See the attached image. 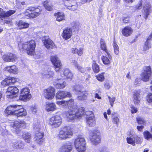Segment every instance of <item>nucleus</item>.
Masks as SVG:
<instances>
[{"label": "nucleus", "mask_w": 152, "mask_h": 152, "mask_svg": "<svg viewBox=\"0 0 152 152\" xmlns=\"http://www.w3.org/2000/svg\"><path fill=\"white\" fill-rule=\"evenodd\" d=\"M4 24H8L9 26H11L12 25V23L11 20L9 19H7L5 20L4 21Z\"/></svg>", "instance_id": "55"}, {"label": "nucleus", "mask_w": 152, "mask_h": 152, "mask_svg": "<svg viewBox=\"0 0 152 152\" xmlns=\"http://www.w3.org/2000/svg\"><path fill=\"white\" fill-rule=\"evenodd\" d=\"M106 53H107L106 56H102L101 59L104 64L107 65L110 63V60L112 58V56L108 52Z\"/></svg>", "instance_id": "31"}, {"label": "nucleus", "mask_w": 152, "mask_h": 152, "mask_svg": "<svg viewBox=\"0 0 152 152\" xmlns=\"http://www.w3.org/2000/svg\"><path fill=\"white\" fill-rule=\"evenodd\" d=\"M147 101L149 103H152V94H149L146 97Z\"/></svg>", "instance_id": "51"}, {"label": "nucleus", "mask_w": 152, "mask_h": 152, "mask_svg": "<svg viewBox=\"0 0 152 152\" xmlns=\"http://www.w3.org/2000/svg\"><path fill=\"white\" fill-rule=\"evenodd\" d=\"M142 4L140 2L139 4H137L136 6V7H134V8L135 10H138L140 9H141L142 7Z\"/></svg>", "instance_id": "64"}, {"label": "nucleus", "mask_w": 152, "mask_h": 152, "mask_svg": "<svg viewBox=\"0 0 152 152\" xmlns=\"http://www.w3.org/2000/svg\"><path fill=\"white\" fill-rule=\"evenodd\" d=\"M23 138L26 142L30 143L31 139V135L29 132H25L22 135Z\"/></svg>", "instance_id": "38"}, {"label": "nucleus", "mask_w": 152, "mask_h": 152, "mask_svg": "<svg viewBox=\"0 0 152 152\" xmlns=\"http://www.w3.org/2000/svg\"><path fill=\"white\" fill-rule=\"evenodd\" d=\"M132 32V29L129 26L125 27L122 30V34L124 36L127 37L131 35Z\"/></svg>", "instance_id": "27"}, {"label": "nucleus", "mask_w": 152, "mask_h": 152, "mask_svg": "<svg viewBox=\"0 0 152 152\" xmlns=\"http://www.w3.org/2000/svg\"><path fill=\"white\" fill-rule=\"evenodd\" d=\"M31 110L32 113L33 114H35L37 111V107L35 106H34L31 108Z\"/></svg>", "instance_id": "63"}, {"label": "nucleus", "mask_w": 152, "mask_h": 152, "mask_svg": "<svg viewBox=\"0 0 152 152\" xmlns=\"http://www.w3.org/2000/svg\"><path fill=\"white\" fill-rule=\"evenodd\" d=\"M44 134L41 131H37L35 134V137L34 138V140L39 144H41L44 141Z\"/></svg>", "instance_id": "21"}, {"label": "nucleus", "mask_w": 152, "mask_h": 152, "mask_svg": "<svg viewBox=\"0 0 152 152\" xmlns=\"http://www.w3.org/2000/svg\"><path fill=\"white\" fill-rule=\"evenodd\" d=\"M43 5L45 8L47 10L51 11L53 10V6L50 2L45 1L44 2Z\"/></svg>", "instance_id": "39"}, {"label": "nucleus", "mask_w": 152, "mask_h": 152, "mask_svg": "<svg viewBox=\"0 0 152 152\" xmlns=\"http://www.w3.org/2000/svg\"><path fill=\"white\" fill-rule=\"evenodd\" d=\"M83 48H79L77 49V54L79 56H81L83 54Z\"/></svg>", "instance_id": "53"}, {"label": "nucleus", "mask_w": 152, "mask_h": 152, "mask_svg": "<svg viewBox=\"0 0 152 152\" xmlns=\"http://www.w3.org/2000/svg\"><path fill=\"white\" fill-rule=\"evenodd\" d=\"M4 11L3 10L0 8V18H4Z\"/></svg>", "instance_id": "59"}, {"label": "nucleus", "mask_w": 152, "mask_h": 152, "mask_svg": "<svg viewBox=\"0 0 152 152\" xmlns=\"http://www.w3.org/2000/svg\"><path fill=\"white\" fill-rule=\"evenodd\" d=\"M113 46L115 53L116 55H118L119 53V48L118 45L116 43L114 42Z\"/></svg>", "instance_id": "46"}, {"label": "nucleus", "mask_w": 152, "mask_h": 152, "mask_svg": "<svg viewBox=\"0 0 152 152\" xmlns=\"http://www.w3.org/2000/svg\"><path fill=\"white\" fill-rule=\"evenodd\" d=\"M61 76L62 78L72 80L73 75L71 71L68 69L66 68L64 70L63 74H61Z\"/></svg>", "instance_id": "25"}, {"label": "nucleus", "mask_w": 152, "mask_h": 152, "mask_svg": "<svg viewBox=\"0 0 152 152\" xmlns=\"http://www.w3.org/2000/svg\"><path fill=\"white\" fill-rule=\"evenodd\" d=\"M104 87L107 89H109L110 87V83L108 82H106L104 83Z\"/></svg>", "instance_id": "58"}, {"label": "nucleus", "mask_w": 152, "mask_h": 152, "mask_svg": "<svg viewBox=\"0 0 152 152\" xmlns=\"http://www.w3.org/2000/svg\"><path fill=\"white\" fill-rule=\"evenodd\" d=\"M104 73L103 72L99 74L96 75V79L99 81L103 82L105 79V77L104 76Z\"/></svg>", "instance_id": "44"}, {"label": "nucleus", "mask_w": 152, "mask_h": 152, "mask_svg": "<svg viewBox=\"0 0 152 152\" xmlns=\"http://www.w3.org/2000/svg\"><path fill=\"white\" fill-rule=\"evenodd\" d=\"M151 69L150 66H145L141 75L142 80L145 82L148 81L151 77Z\"/></svg>", "instance_id": "10"}, {"label": "nucleus", "mask_w": 152, "mask_h": 152, "mask_svg": "<svg viewBox=\"0 0 152 152\" xmlns=\"http://www.w3.org/2000/svg\"><path fill=\"white\" fill-rule=\"evenodd\" d=\"M131 111L132 113H137V110L136 107L134 106H132L131 107Z\"/></svg>", "instance_id": "54"}, {"label": "nucleus", "mask_w": 152, "mask_h": 152, "mask_svg": "<svg viewBox=\"0 0 152 152\" xmlns=\"http://www.w3.org/2000/svg\"><path fill=\"white\" fill-rule=\"evenodd\" d=\"M143 135L144 138L148 140H149L152 139V134L151 133L148 131L144 132Z\"/></svg>", "instance_id": "40"}, {"label": "nucleus", "mask_w": 152, "mask_h": 152, "mask_svg": "<svg viewBox=\"0 0 152 152\" xmlns=\"http://www.w3.org/2000/svg\"><path fill=\"white\" fill-rule=\"evenodd\" d=\"M72 149V143L67 142L60 147L58 150V152H70Z\"/></svg>", "instance_id": "17"}, {"label": "nucleus", "mask_w": 152, "mask_h": 152, "mask_svg": "<svg viewBox=\"0 0 152 152\" xmlns=\"http://www.w3.org/2000/svg\"><path fill=\"white\" fill-rule=\"evenodd\" d=\"M55 94V89L52 87H49L43 91V96L47 99L52 100L53 99Z\"/></svg>", "instance_id": "8"}, {"label": "nucleus", "mask_w": 152, "mask_h": 152, "mask_svg": "<svg viewBox=\"0 0 152 152\" xmlns=\"http://www.w3.org/2000/svg\"><path fill=\"white\" fill-rule=\"evenodd\" d=\"M54 74L53 72L50 71H45L42 72V76L45 78H49L53 77Z\"/></svg>", "instance_id": "36"}, {"label": "nucleus", "mask_w": 152, "mask_h": 152, "mask_svg": "<svg viewBox=\"0 0 152 152\" xmlns=\"http://www.w3.org/2000/svg\"><path fill=\"white\" fill-rule=\"evenodd\" d=\"M65 1L66 6L67 8L71 10H75L77 8V3L75 0H64Z\"/></svg>", "instance_id": "22"}, {"label": "nucleus", "mask_w": 152, "mask_h": 152, "mask_svg": "<svg viewBox=\"0 0 152 152\" xmlns=\"http://www.w3.org/2000/svg\"><path fill=\"white\" fill-rule=\"evenodd\" d=\"M10 78L12 83H14L18 81V79L17 78L14 77H10Z\"/></svg>", "instance_id": "61"}, {"label": "nucleus", "mask_w": 152, "mask_h": 152, "mask_svg": "<svg viewBox=\"0 0 152 152\" xmlns=\"http://www.w3.org/2000/svg\"><path fill=\"white\" fill-rule=\"evenodd\" d=\"M85 112L84 108L81 107L77 109L74 108L67 112L66 114V117L67 119L69 121L71 120L74 119L76 118H78L83 115Z\"/></svg>", "instance_id": "3"}, {"label": "nucleus", "mask_w": 152, "mask_h": 152, "mask_svg": "<svg viewBox=\"0 0 152 152\" xmlns=\"http://www.w3.org/2000/svg\"><path fill=\"white\" fill-rule=\"evenodd\" d=\"M76 94L77 95V98L79 100H86L88 95V92L85 91H83L80 87L77 86L75 88Z\"/></svg>", "instance_id": "13"}, {"label": "nucleus", "mask_w": 152, "mask_h": 152, "mask_svg": "<svg viewBox=\"0 0 152 152\" xmlns=\"http://www.w3.org/2000/svg\"><path fill=\"white\" fill-rule=\"evenodd\" d=\"M60 80V81L56 84H54L56 88L58 89H61L64 88L66 86V83L65 81L60 79H58V80Z\"/></svg>", "instance_id": "37"}, {"label": "nucleus", "mask_w": 152, "mask_h": 152, "mask_svg": "<svg viewBox=\"0 0 152 152\" xmlns=\"http://www.w3.org/2000/svg\"><path fill=\"white\" fill-rule=\"evenodd\" d=\"M5 70L8 71L10 73L14 74H16L18 72V67L15 65L7 66L5 68Z\"/></svg>", "instance_id": "32"}, {"label": "nucleus", "mask_w": 152, "mask_h": 152, "mask_svg": "<svg viewBox=\"0 0 152 152\" xmlns=\"http://www.w3.org/2000/svg\"><path fill=\"white\" fill-rule=\"evenodd\" d=\"M12 146L15 148H21L24 146V143L20 141L14 140L12 143Z\"/></svg>", "instance_id": "34"}, {"label": "nucleus", "mask_w": 152, "mask_h": 152, "mask_svg": "<svg viewBox=\"0 0 152 152\" xmlns=\"http://www.w3.org/2000/svg\"><path fill=\"white\" fill-rule=\"evenodd\" d=\"M149 39H150L149 38H148L147 39V41H146L145 42V45L143 48V50L144 51H146L151 48V44L148 41V40Z\"/></svg>", "instance_id": "41"}, {"label": "nucleus", "mask_w": 152, "mask_h": 152, "mask_svg": "<svg viewBox=\"0 0 152 152\" xmlns=\"http://www.w3.org/2000/svg\"><path fill=\"white\" fill-rule=\"evenodd\" d=\"M71 63L72 65L75 66V68L77 69L80 72L82 73H83L85 72L86 71V69L82 67L80 65L78 64L77 62V61L74 60H72V61L71 62Z\"/></svg>", "instance_id": "33"}, {"label": "nucleus", "mask_w": 152, "mask_h": 152, "mask_svg": "<svg viewBox=\"0 0 152 152\" xmlns=\"http://www.w3.org/2000/svg\"><path fill=\"white\" fill-rule=\"evenodd\" d=\"M135 138V142H136V143L137 144H140L142 142L141 139L138 137H137Z\"/></svg>", "instance_id": "56"}, {"label": "nucleus", "mask_w": 152, "mask_h": 152, "mask_svg": "<svg viewBox=\"0 0 152 152\" xmlns=\"http://www.w3.org/2000/svg\"><path fill=\"white\" fill-rule=\"evenodd\" d=\"M42 127L41 124H40L39 122H35L34 124V128L35 130H37L39 131L40 130V129Z\"/></svg>", "instance_id": "47"}, {"label": "nucleus", "mask_w": 152, "mask_h": 152, "mask_svg": "<svg viewBox=\"0 0 152 152\" xmlns=\"http://www.w3.org/2000/svg\"><path fill=\"white\" fill-rule=\"evenodd\" d=\"M133 100L134 104L136 105H138L140 103L141 98L140 91H135L134 92Z\"/></svg>", "instance_id": "23"}, {"label": "nucleus", "mask_w": 152, "mask_h": 152, "mask_svg": "<svg viewBox=\"0 0 152 152\" xmlns=\"http://www.w3.org/2000/svg\"><path fill=\"white\" fill-rule=\"evenodd\" d=\"M108 98L111 107H113V106L114 102L115 99V97H111L110 96H108Z\"/></svg>", "instance_id": "50"}, {"label": "nucleus", "mask_w": 152, "mask_h": 152, "mask_svg": "<svg viewBox=\"0 0 152 152\" xmlns=\"http://www.w3.org/2000/svg\"><path fill=\"white\" fill-rule=\"evenodd\" d=\"M127 142L133 146L135 145V138L133 137H130L126 138Z\"/></svg>", "instance_id": "42"}, {"label": "nucleus", "mask_w": 152, "mask_h": 152, "mask_svg": "<svg viewBox=\"0 0 152 152\" xmlns=\"http://www.w3.org/2000/svg\"><path fill=\"white\" fill-rule=\"evenodd\" d=\"M45 109L48 112L53 111L56 109V104L53 103H47L44 106Z\"/></svg>", "instance_id": "28"}, {"label": "nucleus", "mask_w": 152, "mask_h": 152, "mask_svg": "<svg viewBox=\"0 0 152 152\" xmlns=\"http://www.w3.org/2000/svg\"><path fill=\"white\" fill-rule=\"evenodd\" d=\"M18 92L19 90L17 87L15 86H9L7 89L6 95L7 98H12Z\"/></svg>", "instance_id": "14"}, {"label": "nucleus", "mask_w": 152, "mask_h": 152, "mask_svg": "<svg viewBox=\"0 0 152 152\" xmlns=\"http://www.w3.org/2000/svg\"><path fill=\"white\" fill-rule=\"evenodd\" d=\"M49 122L53 127H57L61 124L62 118L60 115H56L50 118Z\"/></svg>", "instance_id": "12"}, {"label": "nucleus", "mask_w": 152, "mask_h": 152, "mask_svg": "<svg viewBox=\"0 0 152 152\" xmlns=\"http://www.w3.org/2000/svg\"><path fill=\"white\" fill-rule=\"evenodd\" d=\"M151 11V6L150 4H146L144 6L143 14L145 18L146 19L147 18Z\"/></svg>", "instance_id": "26"}, {"label": "nucleus", "mask_w": 152, "mask_h": 152, "mask_svg": "<svg viewBox=\"0 0 152 152\" xmlns=\"http://www.w3.org/2000/svg\"><path fill=\"white\" fill-rule=\"evenodd\" d=\"M11 130L14 132L18 134L20 132L19 128L20 127L25 128L26 126V123L23 120L20 121H15L11 125Z\"/></svg>", "instance_id": "7"}, {"label": "nucleus", "mask_w": 152, "mask_h": 152, "mask_svg": "<svg viewBox=\"0 0 152 152\" xmlns=\"http://www.w3.org/2000/svg\"><path fill=\"white\" fill-rule=\"evenodd\" d=\"M100 48L102 50L105 51V52H108L107 51L106 44L104 40L101 39L100 41Z\"/></svg>", "instance_id": "43"}, {"label": "nucleus", "mask_w": 152, "mask_h": 152, "mask_svg": "<svg viewBox=\"0 0 152 152\" xmlns=\"http://www.w3.org/2000/svg\"><path fill=\"white\" fill-rule=\"evenodd\" d=\"M15 12V11L12 10H10L6 12L4 11V18L11 16L12 14H14Z\"/></svg>", "instance_id": "48"}, {"label": "nucleus", "mask_w": 152, "mask_h": 152, "mask_svg": "<svg viewBox=\"0 0 152 152\" xmlns=\"http://www.w3.org/2000/svg\"><path fill=\"white\" fill-rule=\"evenodd\" d=\"M31 96L30 94V90L28 88L22 89L20 91L19 99L24 101H27L31 99Z\"/></svg>", "instance_id": "9"}, {"label": "nucleus", "mask_w": 152, "mask_h": 152, "mask_svg": "<svg viewBox=\"0 0 152 152\" xmlns=\"http://www.w3.org/2000/svg\"><path fill=\"white\" fill-rule=\"evenodd\" d=\"M73 134L72 129L69 126H66L60 131L58 134L59 138L61 140H65L71 137Z\"/></svg>", "instance_id": "5"}, {"label": "nucleus", "mask_w": 152, "mask_h": 152, "mask_svg": "<svg viewBox=\"0 0 152 152\" xmlns=\"http://www.w3.org/2000/svg\"><path fill=\"white\" fill-rule=\"evenodd\" d=\"M2 58L4 61L9 62H14L17 60V57L16 55L12 53L4 55Z\"/></svg>", "instance_id": "18"}, {"label": "nucleus", "mask_w": 152, "mask_h": 152, "mask_svg": "<svg viewBox=\"0 0 152 152\" xmlns=\"http://www.w3.org/2000/svg\"><path fill=\"white\" fill-rule=\"evenodd\" d=\"M97 131H93L90 135V139L92 143L96 145L100 142V138Z\"/></svg>", "instance_id": "15"}, {"label": "nucleus", "mask_w": 152, "mask_h": 152, "mask_svg": "<svg viewBox=\"0 0 152 152\" xmlns=\"http://www.w3.org/2000/svg\"><path fill=\"white\" fill-rule=\"evenodd\" d=\"M41 10L38 8L34 7H28L25 12L24 14L27 18H34L41 14Z\"/></svg>", "instance_id": "6"}, {"label": "nucleus", "mask_w": 152, "mask_h": 152, "mask_svg": "<svg viewBox=\"0 0 152 152\" xmlns=\"http://www.w3.org/2000/svg\"><path fill=\"white\" fill-rule=\"evenodd\" d=\"M54 16L56 18V20L58 21H61L65 20V16L64 13L59 12L54 14Z\"/></svg>", "instance_id": "35"}, {"label": "nucleus", "mask_w": 152, "mask_h": 152, "mask_svg": "<svg viewBox=\"0 0 152 152\" xmlns=\"http://www.w3.org/2000/svg\"><path fill=\"white\" fill-rule=\"evenodd\" d=\"M137 122L139 124H143L145 123V121L142 118L138 117L137 118Z\"/></svg>", "instance_id": "52"}, {"label": "nucleus", "mask_w": 152, "mask_h": 152, "mask_svg": "<svg viewBox=\"0 0 152 152\" xmlns=\"http://www.w3.org/2000/svg\"><path fill=\"white\" fill-rule=\"evenodd\" d=\"M115 115V113H113L112 114L113 122V123L117 124L119 122V120L118 117L116 116L115 115Z\"/></svg>", "instance_id": "49"}, {"label": "nucleus", "mask_w": 152, "mask_h": 152, "mask_svg": "<svg viewBox=\"0 0 152 152\" xmlns=\"http://www.w3.org/2000/svg\"><path fill=\"white\" fill-rule=\"evenodd\" d=\"M72 34V29L70 28H67L64 30L62 34V36L65 40H67L71 37Z\"/></svg>", "instance_id": "24"}, {"label": "nucleus", "mask_w": 152, "mask_h": 152, "mask_svg": "<svg viewBox=\"0 0 152 152\" xmlns=\"http://www.w3.org/2000/svg\"><path fill=\"white\" fill-rule=\"evenodd\" d=\"M45 47L47 49H52L55 47V45L48 36L43 37L42 38Z\"/></svg>", "instance_id": "16"}, {"label": "nucleus", "mask_w": 152, "mask_h": 152, "mask_svg": "<svg viewBox=\"0 0 152 152\" xmlns=\"http://www.w3.org/2000/svg\"><path fill=\"white\" fill-rule=\"evenodd\" d=\"M6 80L8 85H10L12 84L10 77H8V78H6Z\"/></svg>", "instance_id": "62"}, {"label": "nucleus", "mask_w": 152, "mask_h": 152, "mask_svg": "<svg viewBox=\"0 0 152 152\" xmlns=\"http://www.w3.org/2000/svg\"><path fill=\"white\" fill-rule=\"evenodd\" d=\"M5 113L7 115H14L18 117L26 116L27 114L26 110L22 108V105L17 104L8 106L5 111Z\"/></svg>", "instance_id": "1"}, {"label": "nucleus", "mask_w": 152, "mask_h": 152, "mask_svg": "<svg viewBox=\"0 0 152 152\" xmlns=\"http://www.w3.org/2000/svg\"><path fill=\"white\" fill-rule=\"evenodd\" d=\"M16 25L19 29H21L28 28L29 24L22 20H20L16 22Z\"/></svg>", "instance_id": "30"}, {"label": "nucleus", "mask_w": 152, "mask_h": 152, "mask_svg": "<svg viewBox=\"0 0 152 152\" xmlns=\"http://www.w3.org/2000/svg\"><path fill=\"white\" fill-rule=\"evenodd\" d=\"M1 85L3 87H5L8 85L6 78L2 81Z\"/></svg>", "instance_id": "57"}, {"label": "nucleus", "mask_w": 152, "mask_h": 152, "mask_svg": "<svg viewBox=\"0 0 152 152\" xmlns=\"http://www.w3.org/2000/svg\"><path fill=\"white\" fill-rule=\"evenodd\" d=\"M93 112L91 111H88L85 112V114L86 115V116H91L93 114Z\"/></svg>", "instance_id": "60"}, {"label": "nucleus", "mask_w": 152, "mask_h": 152, "mask_svg": "<svg viewBox=\"0 0 152 152\" xmlns=\"http://www.w3.org/2000/svg\"><path fill=\"white\" fill-rule=\"evenodd\" d=\"M86 122L88 125L90 126H93L95 125V119L94 115L91 116H86Z\"/></svg>", "instance_id": "29"}, {"label": "nucleus", "mask_w": 152, "mask_h": 152, "mask_svg": "<svg viewBox=\"0 0 152 152\" xmlns=\"http://www.w3.org/2000/svg\"><path fill=\"white\" fill-rule=\"evenodd\" d=\"M36 44L33 40H31L24 43H20L18 44V47L20 49H23L25 50L27 53L30 55H33L36 47Z\"/></svg>", "instance_id": "2"}, {"label": "nucleus", "mask_w": 152, "mask_h": 152, "mask_svg": "<svg viewBox=\"0 0 152 152\" xmlns=\"http://www.w3.org/2000/svg\"><path fill=\"white\" fill-rule=\"evenodd\" d=\"M75 147L79 152H83L86 150L85 140L81 136H78L74 142Z\"/></svg>", "instance_id": "4"}, {"label": "nucleus", "mask_w": 152, "mask_h": 152, "mask_svg": "<svg viewBox=\"0 0 152 152\" xmlns=\"http://www.w3.org/2000/svg\"><path fill=\"white\" fill-rule=\"evenodd\" d=\"M92 69L96 73L98 72L99 71V65L95 62H94L93 64Z\"/></svg>", "instance_id": "45"}, {"label": "nucleus", "mask_w": 152, "mask_h": 152, "mask_svg": "<svg viewBox=\"0 0 152 152\" xmlns=\"http://www.w3.org/2000/svg\"><path fill=\"white\" fill-rule=\"evenodd\" d=\"M74 103V99H70L69 100H62L58 101L56 102V104L59 106L64 108H66L70 105H72Z\"/></svg>", "instance_id": "20"}, {"label": "nucleus", "mask_w": 152, "mask_h": 152, "mask_svg": "<svg viewBox=\"0 0 152 152\" xmlns=\"http://www.w3.org/2000/svg\"><path fill=\"white\" fill-rule=\"evenodd\" d=\"M72 96L71 94L69 92L61 91L57 92L56 97V99H61L66 97H70Z\"/></svg>", "instance_id": "19"}, {"label": "nucleus", "mask_w": 152, "mask_h": 152, "mask_svg": "<svg viewBox=\"0 0 152 152\" xmlns=\"http://www.w3.org/2000/svg\"><path fill=\"white\" fill-rule=\"evenodd\" d=\"M50 60L53 65L55 70L56 72L59 71L62 64L59 58L56 56H53L50 57Z\"/></svg>", "instance_id": "11"}]
</instances>
